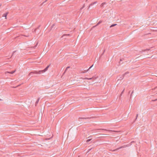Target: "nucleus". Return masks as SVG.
<instances>
[{
	"label": "nucleus",
	"mask_w": 157,
	"mask_h": 157,
	"mask_svg": "<svg viewBox=\"0 0 157 157\" xmlns=\"http://www.w3.org/2000/svg\"><path fill=\"white\" fill-rule=\"evenodd\" d=\"M50 64L48 65L47 67L44 70H40L39 71H31L29 74L28 76H30L32 74H40L42 73H43L47 71L49 67Z\"/></svg>",
	"instance_id": "nucleus-1"
},
{
	"label": "nucleus",
	"mask_w": 157,
	"mask_h": 157,
	"mask_svg": "<svg viewBox=\"0 0 157 157\" xmlns=\"http://www.w3.org/2000/svg\"><path fill=\"white\" fill-rule=\"evenodd\" d=\"M153 48V47H151L150 48H147L146 49L142 50L141 51H140V52H139L140 54H142L143 52H146V51L147 52V51H150L151 49Z\"/></svg>",
	"instance_id": "nucleus-2"
},
{
	"label": "nucleus",
	"mask_w": 157,
	"mask_h": 157,
	"mask_svg": "<svg viewBox=\"0 0 157 157\" xmlns=\"http://www.w3.org/2000/svg\"><path fill=\"white\" fill-rule=\"evenodd\" d=\"M94 117H79L78 119V121H80V119H90L92 118H94Z\"/></svg>",
	"instance_id": "nucleus-3"
},
{
	"label": "nucleus",
	"mask_w": 157,
	"mask_h": 157,
	"mask_svg": "<svg viewBox=\"0 0 157 157\" xmlns=\"http://www.w3.org/2000/svg\"><path fill=\"white\" fill-rule=\"evenodd\" d=\"M125 147L124 146H121L120 147L118 148H117V149H114L113 150V151H117L118 150H119V149H121V148H124Z\"/></svg>",
	"instance_id": "nucleus-4"
},
{
	"label": "nucleus",
	"mask_w": 157,
	"mask_h": 157,
	"mask_svg": "<svg viewBox=\"0 0 157 157\" xmlns=\"http://www.w3.org/2000/svg\"><path fill=\"white\" fill-rule=\"evenodd\" d=\"M8 13H9L8 12H6L4 14H3V15L2 16L3 17H5V18L6 19V17L7 16V15L8 14Z\"/></svg>",
	"instance_id": "nucleus-5"
},
{
	"label": "nucleus",
	"mask_w": 157,
	"mask_h": 157,
	"mask_svg": "<svg viewBox=\"0 0 157 157\" xmlns=\"http://www.w3.org/2000/svg\"><path fill=\"white\" fill-rule=\"evenodd\" d=\"M97 2H92L90 5H89V6L88 7V9L90 7V6H93V5L94 4H96V3H97Z\"/></svg>",
	"instance_id": "nucleus-6"
},
{
	"label": "nucleus",
	"mask_w": 157,
	"mask_h": 157,
	"mask_svg": "<svg viewBox=\"0 0 157 157\" xmlns=\"http://www.w3.org/2000/svg\"><path fill=\"white\" fill-rule=\"evenodd\" d=\"M124 89L121 92V93L119 97V99H121V97L123 94L124 93Z\"/></svg>",
	"instance_id": "nucleus-7"
},
{
	"label": "nucleus",
	"mask_w": 157,
	"mask_h": 157,
	"mask_svg": "<svg viewBox=\"0 0 157 157\" xmlns=\"http://www.w3.org/2000/svg\"><path fill=\"white\" fill-rule=\"evenodd\" d=\"M93 65H94V64H93L92 66H91L89 68L88 70H85L84 71L83 73H84L87 72L89 69H90L93 66Z\"/></svg>",
	"instance_id": "nucleus-8"
},
{
	"label": "nucleus",
	"mask_w": 157,
	"mask_h": 157,
	"mask_svg": "<svg viewBox=\"0 0 157 157\" xmlns=\"http://www.w3.org/2000/svg\"><path fill=\"white\" fill-rule=\"evenodd\" d=\"M102 21H100L97 24L94 26L93 27L94 28L96 26L100 24L102 22Z\"/></svg>",
	"instance_id": "nucleus-9"
},
{
	"label": "nucleus",
	"mask_w": 157,
	"mask_h": 157,
	"mask_svg": "<svg viewBox=\"0 0 157 157\" xmlns=\"http://www.w3.org/2000/svg\"><path fill=\"white\" fill-rule=\"evenodd\" d=\"M40 99V98H38L37 99V100L36 101V103H35V105L36 106L37 104L38 103V102L39 101Z\"/></svg>",
	"instance_id": "nucleus-10"
},
{
	"label": "nucleus",
	"mask_w": 157,
	"mask_h": 157,
	"mask_svg": "<svg viewBox=\"0 0 157 157\" xmlns=\"http://www.w3.org/2000/svg\"><path fill=\"white\" fill-rule=\"evenodd\" d=\"M15 71H11V72H7L6 73H9L11 74H13L15 72Z\"/></svg>",
	"instance_id": "nucleus-11"
},
{
	"label": "nucleus",
	"mask_w": 157,
	"mask_h": 157,
	"mask_svg": "<svg viewBox=\"0 0 157 157\" xmlns=\"http://www.w3.org/2000/svg\"><path fill=\"white\" fill-rule=\"evenodd\" d=\"M70 68V67L69 66H68L67 67V68H66L64 72H63V75H64L65 73L66 72V71H67V69L69 68Z\"/></svg>",
	"instance_id": "nucleus-12"
},
{
	"label": "nucleus",
	"mask_w": 157,
	"mask_h": 157,
	"mask_svg": "<svg viewBox=\"0 0 157 157\" xmlns=\"http://www.w3.org/2000/svg\"><path fill=\"white\" fill-rule=\"evenodd\" d=\"M129 73V72H125V73H124V74L123 75H122V77H123V78H124V76L127 74Z\"/></svg>",
	"instance_id": "nucleus-13"
},
{
	"label": "nucleus",
	"mask_w": 157,
	"mask_h": 157,
	"mask_svg": "<svg viewBox=\"0 0 157 157\" xmlns=\"http://www.w3.org/2000/svg\"><path fill=\"white\" fill-rule=\"evenodd\" d=\"M119 77V78H118V80H121L123 79V77H122V76L120 77V76H119L117 78Z\"/></svg>",
	"instance_id": "nucleus-14"
},
{
	"label": "nucleus",
	"mask_w": 157,
	"mask_h": 157,
	"mask_svg": "<svg viewBox=\"0 0 157 157\" xmlns=\"http://www.w3.org/2000/svg\"><path fill=\"white\" fill-rule=\"evenodd\" d=\"M92 138H90V139L87 140L86 141V142L88 143L90 141L92 140Z\"/></svg>",
	"instance_id": "nucleus-15"
},
{
	"label": "nucleus",
	"mask_w": 157,
	"mask_h": 157,
	"mask_svg": "<svg viewBox=\"0 0 157 157\" xmlns=\"http://www.w3.org/2000/svg\"><path fill=\"white\" fill-rule=\"evenodd\" d=\"M117 25V24H113L110 26V27L112 28V27H114V26L116 25Z\"/></svg>",
	"instance_id": "nucleus-16"
},
{
	"label": "nucleus",
	"mask_w": 157,
	"mask_h": 157,
	"mask_svg": "<svg viewBox=\"0 0 157 157\" xmlns=\"http://www.w3.org/2000/svg\"><path fill=\"white\" fill-rule=\"evenodd\" d=\"M138 114H137L136 115V118L134 120V121H133V123L135 122V121H136L138 117Z\"/></svg>",
	"instance_id": "nucleus-17"
},
{
	"label": "nucleus",
	"mask_w": 157,
	"mask_h": 157,
	"mask_svg": "<svg viewBox=\"0 0 157 157\" xmlns=\"http://www.w3.org/2000/svg\"><path fill=\"white\" fill-rule=\"evenodd\" d=\"M105 4H106V3H105V2H103V3H102L101 4V6L102 7L103 6H104V5Z\"/></svg>",
	"instance_id": "nucleus-18"
},
{
	"label": "nucleus",
	"mask_w": 157,
	"mask_h": 157,
	"mask_svg": "<svg viewBox=\"0 0 157 157\" xmlns=\"http://www.w3.org/2000/svg\"><path fill=\"white\" fill-rule=\"evenodd\" d=\"M81 79H82V80H85V79H87V80H88V78H81Z\"/></svg>",
	"instance_id": "nucleus-19"
},
{
	"label": "nucleus",
	"mask_w": 157,
	"mask_h": 157,
	"mask_svg": "<svg viewBox=\"0 0 157 157\" xmlns=\"http://www.w3.org/2000/svg\"><path fill=\"white\" fill-rule=\"evenodd\" d=\"M40 27V25H39L34 30L35 32H36V30L37 29H39V28Z\"/></svg>",
	"instance_id": "nucleus-20"
},
{
	"label": "nucleus",
	"mask_w": 157,
	"mask_h": 157,
	"mask_svg": "<svg viewBox=\"0 0 157 157\" xmlns=\"http://www.w3.org/2000/svg\"><path fill=\"white\" fill-rule=\"evenodd\" d=\"M98 77H95V76H93L92 77V79H96Z\"/></svg>",
	"instance_id": "nucleus-21"
},
{
	"label": "nucleus",
	"mask_w": 157,
	"mask_h": 157,
	"mask_svg": "<svg viewBox=\"0 0 157 157\" xmlns=\"http://www.w3.org/2000/svg\"><path fill=\"white\" fill-rule=\"evenodd\" d=\"M105 49H104V50L103 52V53L101 54V56H100V58L101 57V56H102L103 55V54H104V52H105Z\"/></svg>",
	"instance_id": "nucleus-22"
},
{
	"label": "nucleus",
	"mask_w": 157,
	"mask_h": 157,
	"mask_svg": "<svg viewBox=\"0 0 157 157\" xmlns=\"http://www.w3.org/2000/svg\"><path fill=\"white\" fill-rule=\"evenodd\" d=\"M55 25V24H53L52 26H51V29L53 28V26Z\"/></svg>",
	"instance_id": "nucleus-23"
},
{
	"label": "nucleus",
	"mask_w": 157,
	"mask_h": 157,
	"mask_svg": "<svg viewBox=\"0 0 157 157\" xmlns=\"http://www.w3.org/2000/svg\"><path fill=\"white\" fill-rule=\"evenodd\" d=\"M85 4H84L83 5V6H82V7L81 8V9H83V8L85 7Z\"/></svg>",
	"instance_id": "nucleus-24"
},
{
	"label": "nucleus",
	"mask_w": 157,
	"mask_h": 157,
	"mask_svg": "<svg viewBox=\"0 0 157 157\" xmlns=\"http://www.w3.org/2000/svg\"><path fill=\"white\" fill-rule=\"evenodd\" d=\"M132 94H130V100L132 98Z\"/></svg>",
	"instance_id": "nucleus-25"
},
{
	"label": "nucleus",
	"mask_w": 157,
	"mask_h": 157,
	"mask_svg": "<svg viewBox=\"0 0 157 157\" xmlns=\"http://www.w3.org/2000/svg\"><path fill=\"white\" fill-rule=\"evenodd\" d=\"M47 1V0H46L44 2H43L42 4L41 5H42L45 2H46V1Z\"/></svg>",
	"instance_id": "nucleus-26"
},
{
	"label": "nucleus",
	"mask_w": 157,
	"mask_h": 157,
	"mask_svg": "<svg viewBox=\"0 0 157 157\" xmlns=\"http://www.w3.org/2000/svg\"><path fill=\"white\" fill-rule=\"evenodd\" d=\"M152 101H157V98L155 99V100H152Z\"/></svg>",
	"instance_id": "nucleus-27"
},
{
	"label": "nucleus",
	"mask_w": 157,
	"mask_h": 157,
	"mask_svg": "<svg viewBox=\"0 0 157 157\" xmlns=\"http://www.w3.org/2000/svg\"><path fill=\"white\" fill-rule=\"evenodd\" d=\"M70 35V34H65L64 35V36H69Z\"/></svg>",
	"instance_id": "nucleus-28"
},
{
	"label": "nucleus",
	"mask_w": 157,
	"mask_h": 157,
	"mask_svg": "<svg viewBox=\"0 0 157 157\" xmlns=\"http://www.w3.org/2000/svg\"><path fill=\"white\" fill-rule=\"evenodd\" d=\"M16 52V51H14V52H13V53H12V56L14 54V53Z\"/></svg>",
	"instance_id": "nucleus-29"
},
{
	"label": "nucleus",
	"mask_w": 157,
	"mask_h": 157,
	"mask_svg": "<svg viewBox=\"0 0 157 157\" xmlns=\"http://www.w3.org/2000/svg\"><path fill=\"white\" fill-rule=\"evenodd\" d=\"M122 61V59H120V62H119V63H121V61Z\"/></svg>",
	"instance_id": "nucleus-30"
},
{
	"label": "nucleus",
	"mask_w": 157,
	"mask_h": 157,
	"mask_svg": "<svg viewBox=\"0 0 157 157\" xmlns=\"http://www.w3.org/2000/svg\"><path fill=\"white\" fill-rule=\"evenodd\" d=\"M92 79V78H88V80H91Z\"/></svg>",
	"instance_id": "nucleus-31"
},
{
	"label": "nucleus",
	"mask_w": 157,
	"mask_h": 157,
	"mask_svg": "<svg viewBox=\"0 0 157 157\" xmlns=\"http://www.w3.org/2000/svg\"><path fill=\"white\" fill-rule=\"evenodd\" d=\"M23 35V36H26V37H28L29 36H28H28H26V35Z\"/></svg>",
	"instance_id": "nucleus-32"
},
{
	"label": "nucleus",
	"mask_w": 157,
	"mask_h": 157,
	"mask_svg": "<svg viewBox=\"0 0 157 157\" xmlns=\"http://www.w3.org/2000/svg\"><path fill=\"white\" fill-rule=\"evenodd\" d=\"M134 93V90L132 91L131 94H132Z\"/></svg>",
	"instance_id": "nucleus-33"
},
{
	"label": "nucleus",
	"mask_w": 157,
	"mask_h": 157,
	"mask_svg": "<svg viewBox=\"0 0 157 157\" xmlns=\"http://www.w3.org/2000/svg\"><path fill=\"white\" fill-rule=\"evenodd\" d=\"M92 149V148H90V149H89L88 150V151H90L91 150V149Z\"/></svg>",
	"instance_id": "nucleus-34"
},
{
	"label": "nucleus",
	"mask_w": 157,
	"mask_h": 157,
	"mask_svg": "<svg viewBox=\"0 0 157 157\" xmlns=\"http://www.w3.org/2000/svg\"><path fill=\"white\" fill-rule=\"evenodd\" d=\"M148 52H147L146 53H148ZM146 54V53H145V52L144 53V55H145Z\"/></svg>",
	"instance_id": "nucleus-35"
},
{
	"label": "nucleus",
	"mask_w": 157,
	"mask_h": 157,
	"mask_svg": "<svg viewBox=\"0 0 157 157\" xmlns=\"http://www.w3.org/2000/svg\"><path fill=\"white\" fill-rule=\"evenodd\" d=\"M134 141H133L131 142V144H132V143H134Z\"/></svg>",
	"instance_id": "nucleus-36"
},
{
	"label": "nucleus",
	"mask_w": 157,
	"mask_h": 157,
	"mask_svg": "<svg viewBox=\"0 0 157 157\" xmlns=\"http://www.w3.org/2000/svg\"><path fill=\"white\" fill-rule=\"evenodd\" d=\"M130 91H129L128 92V94H130Z\"/></svg>",
	"instance_id": "nucleus-37"
},
{
	"label": "nucleus",
	"mask_w": 157,
	"mask_h": 157,
	"mask_svg": "<svg viewBox=\"0 0 157 157\" xmlns=\"http://www.w3.org/2000/svg\"><path fill=\"white\" fill-rule=\"evenodd\" d=\"M155 89H157V86L155 88Z\"/></svg>",
	"instance_id": "nucleus-38"
},
{
	"label": "nucleus",
	"mask_w": 157,
	"mask_h": 157,
	"mask_svg": "<svg viewBox=\"0 0 157 157\" xmlns=\"http://www.w3.org/2000/svg\"><path fill=\"white\" fill-rule=\"evenodd\" d=\"M92 137V136H90L89 138H90V137Z\"/></svg>",
	"instance_id": "nucleus-39"
},
{
	"label": "nucleus",
	"mask_w": 157,
	"mask_h": 157,
	"mask_svg": "<svg viewBox=\"0 0 157 157\" xmlns=\"http://www.w3.org/2000/svg\"><path fill=\"white\" fill-rule=\"evenodd\" d=\"M103 130H105V129H103Z\"/></svg>",
	"instance_id": "nucleus-40"
},
{
	"label": "nucleus",
	"mask_w": 157,
	"mask_h": 157,
	"mask_svg": "<svg viewBox=\"0 0 157 157\" xmlns=\"http://www.w3.org/2000/svg\"><path fill=\"white\" fill-rule=\"evenodd\" d=\"M1 100H2V99H0V101H1Z\"/></svg>",
	"instance_id": "nucleus-41"
}]
</instances>
